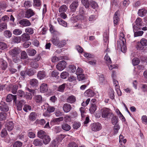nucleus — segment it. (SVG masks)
<instances>
[{
  "instance_id": "f257e3e1",
  "label": "nucleus",
  "mask_w": 147,
  "mask_h": 147,
  "mask_svg": "<svg viewBox=\"0 0 147 147\" xmlns=\"http://www.w3.org/2000/svg\"><path fill=\"white\" fill-rule=\"evenodd\" d=\"M102 117L105 118H110L113 113L111 112L110 109L106 108H104L101 109Z\"/></svg>"
},
{
  "instance_id": "f03ea898",
  "label": "nucleus",
  "mask_w": 147,
  "mask_h": 147,
  "mask_svg": "<svg viewBox=\"0 0 147 147\" xmlns=\"http://www.w3.org/2000/svg\"><path fill=\"white\" fill-rule=\"evenodd\" d=\"M9 55L12 57L18 56L20 53V50L18 47H14L10 50L9 52Z\"/></svg>"
},
{
  "instance_id": "7ed1b4c3",
  "label": "nucleus",
  "mask_w": 147,
  "mask_h": 147,
  "mask_svg": "<svg viewBox=\"0 0 147 147\" xmlns=\"http://www.w3.org/2000/svg\"><path fill=\"white\" fill-rule=\"evenodd\" d=\"M92 130L96 131L100 130L102 128L101 124L99 123H94L91 125Z\"/></svg>"
},
{
  "instance_id": "20e7f679",
  "label": "nucleus",
  "mask_w": 147,
  "mask_h": 147,
  "mask_svg": "<svg viewBox=\"0 0 147 147\" xmlns=\"http://www.w3.org/2000/svg\"><path fill=\"white\" fill-rule=\"evenodd\" d=\"M14 102L17 106V110L18 111H21L22 110V106L25 104L26 101L23 100L20 101H17L16 100V102Z\"/></svg>"
},
{
  "instance_id": "39448f33",
  "label": "nucleus",
  "mask_w": 147,
  "mask_h": 147,
  "mask_svg": "<svg viewBox=\"0 0 147 147\" xmlns=\"http://www.w3.org/2000/svg\"><path fill=\"white\" fill-rule=\"evenodd\" d=\"M19 24L23 27H28L31 25L30 22L27 19H23L20 20L19 21Z\"/></svg>"
},
{
  "instance_id": "423d86ee",
  "label": "nucleus",
  "mask_w": 147,
  "mask_h": 147,
  "mask_svg": "<svg viewBox=\"0 0 147 147\" xmlns=\"http://www.w3.org/2000/svg\"><path fill=\"white\" fill-rule=\"evenodd\" d=\"M0 110L1 111L6 112L9 110V107L6 103L1 102L0 104Z\"/></svg>"
},
{
  "instance_id": "0eeeda50",
  "label": "nucleus",
  "mask_w": 147,
  "mask_h": 147,
  "mask_svg": "<svg viewBox=\"0 0 147 147\" xmlns=\"http://www.w3.org/2000/svg\"><path fill=\"white\" fill-rule=\"evenodd\" d=\"M8 66L7 62L2 58H0V68L3 70H5Z\"/></svg>"
},
{
  "instance_id": "6e6552de",
  "label": "nucleus",
  "mask_w": 147,
  "mask_h": 147,
  "mask_svg": "<svg viewBox=\"0 0 147 147\" xmlns=\"http://www.w3.org/2000/svg\"><path fill=\"white\" fill-rule=\"evenodd\" d=\"M66 65V63L65 61H61L57 65V68L59 71H62L65 67Z\"/></svg>"
},
{
  "instance_id": "1a4fd4ad",
  "label": "nucleus",
  "mask_w": 147,
  "mask_h": 147,
  "mask_svg": "<svg viewBox=\"0 0 147 147\" xmlns=\"http://www.w3.org/2000/svg\"><path fill=\"white\" fill-rule=\"evenodd\" d=\"M35 14V13L31 9H27L25 13V17L29 18Z\"/></svg>"
},
{
  "instance_id": "9d476101",
  "label": "nucleus",
  "mask_w": 147,
  "mask_h": 147,
  "mask_svg": "<svg viewBox=\"0 0 147 147\" xmlns=\"http://www.w3.org/2000/svg\"><path fill=\"white\" fill-rule=\"evenodd\" d=\"M78 1H74L70 5V8L71 10L73 12H75L78 5Z\"/></svg>"
},
{
  "instance_id": "9b49d317",
  "label": "nucleus",
  "mask_w": 147,
  "mask_h": 147,
  "mask_svg": "<svg viewBox=\"0 0 147 147\" xmlns=\"http://www.w3.org/2000/svg\"><path fill=\"white\" fill-rule=\"evenodd\" d=\"M17 99V95H14L12 94H9L7 96L6 100L7 102H10L13 100V102H16Z\"/></svg>"
},
{
  "instance_id": "f8f14e48",
  "label": "nucleus",
  "mask_w": 147,
  "mask_h": 147,
  "mask_svg": "<svg viewBox=\"0 0 147 147\" xmlns=\"http://www.w3.org/2000/svg\"><path fill=\"white\" fill-rule=\"evenodd\" d=\"M119 15L118 11H117L115 13L113 18V22L115 26L118 25L119 22Z\"/></svg>"
},
{
  "instance_id": "ddd939ff",
  "label": "nucleus",
  "mask_w": 147,
  "mask_h": 147,
  "mask_svg": "<svg viewBox=\"0 0 147 147\" xmlns=\"http://www.w3.org/2000/svg\"><path fill=\"white\" fill-rule=\"evenodd\" d=\"M76 97L72 95L69 96L66 100V102L67 103L72 104L74 103L76 101Z\"/></svg>"
},
{
  "instance_id": "4468645a",
  "label": "nucleus",
  "mask_w": 147,
  "mask_h": 147,
  "mask_svg": "<svg viewBox=\"0 0 147 147\" xmlns=\"http://www.w3.org/2000/svg\"><path fill=\"white\" fill-rule=\"evenodd\" d=\"M48 88L47 85L45 83H43L41 84L40 88V90L41 92L45 93L47 91Z\"/></svg>"
},
{
  "instance_id": "2eb2a0df",
  "label": "nucleus",
  "mask_w": 147,
  "mask_h": 147,
  "mask_svg": "<svg viewBox=\"0 0 147 147\" xmlns=\"http://www.w3.org/2000/svg\"><path fill=\"white\" fill-rule=\"evenodd\" d=\"M84 95L86 96L91 97L94 95V93L91 90L88 89L85 91L84 93Z\"/></svg>"
},
{
  "instance_id": "dca6fc26",
  "label": "nucleus",
  "mask_w": 147,
  "mask_h": 147,
  "mask_svg": "<svg viewBox=\"0 0 147 147\" xmlns=\"http://www.w3.org/2000/svg\"><path fill=\"white\" fill-rule=\"evenodd\" d=\"M34 100L37 104H41L43 102L42 97L40 95H37L35 96L34 97Z\"/></svg>"
},
{
  "instance_id": "f3484780",
  "label": "nucleus",
  "mask_w": 147,
  "mask_h": 147,
  "mask_svg": "<svg viewBox=\"0 0 147 147\" xmlns=\"http://www.w3.org/2000/svg\"><path fill=\"white\" fill-rule=\"evenodd\" d=\"M71 109V105L69 103L65 104L63 105V109L65 112L68 113L69 112Z\"/></svg>"
},
{
  "instance_id": "a211bd4d",
  "label": "nucleus",
  "mask_w": 147,
  "mask_h": 147,
  "mask_svg": "<svg viewBox=\"0 0 147 147\" xmlns=\"http://www.w3.org/2000/svg\"><path fill=\"white\" fill-rule=\"evenodd\" d=\"M46 75L45 72L43 71H38L37 74V76L38 78L42 80L44 78Z\"/></svg>"
},
{
  "instance_id": "6ab92c4d",
  "label": "nucleus",
  "mask_w": 147,
  "mask_h": 147,
  "mask_svg": "<svg viewBox=\"0 0 147 147\" xmlns=\"http://www.w3.org/2000/svg\"><path fill=\"white\" fill-rule=\"evenodd\" d=\"M5 127L8 131H10L12 130L14 127L13 123L11 121L8 122L5 125Z\"/></svg>"
},
{
  "instance_id": "aec40b11",
  "label": "nucleus",
  "mask_w": 147,
  "mask_h": 147,
  "mask_svg": "<svg viewBox=\"0 0 147 147\" xmlns=\"http://www.w3.org/2000/svg\"><path fill=\"white\" fill-rule=\"evenodd\" d=\"M30 84L32 86L36 87L38 86V82L37 79H33L30 80Z\"/></svg>"
},
{
  "instance_id": "412c9836",
  "label": "nucleus",
  "mask_w": 147,
  "mask_h": 147,
  "mask_svg": "<svg viewBox=\"0 0 147 147\" xmlns=\"http://www.w3.org/2000/svg\"><path fill=\"white\" fill-rule=\"evenodd\" d=\"M21 40L23 41H28L30 39V36L28 34L24 33L20 37Z\"/></svg>"
},
{
  "instance_id": "4be33fe9",
  "label": "nucleus",
  "mask_w": 147,
  "mask_h": 147,
  "mask_svg": "<svg viewBox=\"0 0 147 147\" xmlns=\"http://www.w3.org/2000/svg\"><path fill=\"white\" fill-rule=\"evenodd\" d=\"M37 116V113L34 112H31L29 116V120L31 121H35L36 119Z\"/></svg>"
},
{
  "instance_id": "5701e85b",
  "label": "nucleus",
  "mask_w": 147,
  "mask_h": 147,
  "mask_svg": "<svg viewBox=\"0 0 147 147\" xmlns=\"http://www.w3.org/2000/svg\"><path fill=\"white\" fill-rule=\"evenodd\" d=\"M126 42H119L118 44V46L120 45L121 47V51L123 53H125L126 51L127 47L126 46Z\"/></svg>"
},
{
  "instance_id": "b1692460",
  "label": "nucleus",
  "mask_w": 147,
  "mask_h": 147,
  "mask_svg": "<svg viewBox=\"0 0 147 147\" xmlns=\"http://www.w3.org/2000/svg\"><path fill=\"white\" fill-rule=\"evenodd\" d=\"M136 23L137 26L139 28L144 26V24L143 23L141 19L140 18H138L136 19Z\"/></svg>"
},
{
  "instance_id": "393cba45",
  "label": "nucleus",
  "mask_w": 147,
  "mask_h": 147,
  "mask_svg": "<svg viewBox=\"0 0 147 147\" xmlns=\"http://www.w3.org/2000/svg\"><path fill=\"white\" fill-rule=\"evenodd\" d=\"M124 34L121 32L120 34L119 37V40L117 41V45L118 46L119 42H126V40L125 38H124Z\"/></svg>"
},
{
  "instance_id": "a878e982",
  "label": "nucleus",
  "mask_w": 147,
  "mask_h": 147,
  "mask_svg": "<svg viewBox=\"0 0 147 147\" xmlns=\"http://www.w3.org/2000/svg\"><path fill=\"white\" fill-rule=\"evenodd\" d=\"M44 143L46 145L48 144L51 140V138L50 137L46 135L42 139Z\"/></svg>"
},
{
  "instance_id": "bb28decb",
  "label": "nucleus",
  "mask_w": 147,
  "mask_h": 147,
  "mask_svg": "<svg viewBox=\"0 0 147 147\" xmlns=\"http://www.w3.org/2000/svg\"><path fill=\"white\" fill-rule=\"evenodd\" d=\"M37 134L38 137L42 139L47 135V134L45 131L42 130H40L38 132Z\"/></svg>"
},
{
  "instance_id": "cd10ccee",
  "label": "nucleus",
  "mask_w": 147,
  "mask_h": 147,
  "mask_svg": "<svg viewBox=\"0 0 147 147\" xmlns=\"http://www.w3.org/2000/svg\"><path fill=\"white\" fill-rule=\"evenodd\" d=\"M99 82L101 85L104 84L105 83V79L103 75L101 74L99 76Z\"/></svg>"
},
{
  "instance_id": "c85d7f7f",
  "label": "nucleus",
  "mask_w": 147,
  "mask_h": 147,
  "mask_svg": "<svg viewBox=\"0 0 147 147\" xmlns=\"http://www.w3.org/2000/svg\"><path fill=\"white\" fill-rule=\"evenodd\" d=\"M21 38L19 36H14L11 39V43H18L21 41Z\"/></svg>"
},
{
  "instance_id": "c756f323",
  "label": "nucleus",
  "mask_w": 147,
  "mask_h": 147,
  "mask_svg": "<svg viewBox=\"0 0 147 147\" xmlns=\"http://www.w3.org/2000/svg\"><path fill=\"white\" fill-rule=\"evenodd\" d=\"M25 32L29 35L33 34L34 33V29L33 28L28 27L25 29Z\"/></svg>"
},
{
  "instance_id": "7c9ffc66",
  "label": "nucleus",
  "mask_w": 147,
  "mask_h": 147,
  "mask_svg": "<svg viewBox=\"0 0 147 147\" xmlns=\"http://www.w3.org/2000/svg\"><path fill=\"white\" fill-rule=\"evenodd\" d=\"M33 144L34 145L39 146H41L42 144L41 141L38 139H35L33 142Z\"/></svg>"
},
{
  "instance_id": "2f4dec72",
  "label": "nucleus",
  "mask_w": 147,
  "mask_h": 147,
  "mask_svg": "<svg viewBox=\"0 0 147 147\" xmlns=\"http://www.w3.org/2000/svg\"><path fill=\"white\" fill-rule=\"evenodd\" d=\"M31 66L34 69H37L39 67V64L38 63L34 60L31 61L30 63Z\"/></svg>"
},
{
  "instance_id": "473e14b6",
  "label": "nucleus",
  "mask_w": 147,
  "mask_h": 147,
  "mask_svg": "<svg viewBox=\"0 0 147 147\" xmlns=\"http://www.w3.org/2000/svg\"><path fill=\"white\" fill-rule=\"evenodd\" d=\"M57 20L59 24L65 27L67 26V23L64 20L60 18H58Z\"/></svg>"
},
{
  "instance_id": "72a5a7b5",
  "label": "nucleus",
  "mask_w": 147,
  "mask_h": 147,
  "mask_svg": "<svg viewBox=\"0 0 147 147\" xmlns=\"http://www.w3.org/2000/svg\"><path fill=\"white\" fill-rule=\"evenodd\" d=\"M27 52L29 55L30 56H34L36 53V51L34 49H28Z\"/></svg>"
},
{
  "instance_id": "f704fd0d",
  "label": "nucleus",
  "mask_w": 147,
  "mask_h": 147,
  "mask_svg": "<svg viewBox=\"0 0 147 147\" xmlns=\"http://www.w3.org/2000/svg\"><path fill=\"white\" fill-rule=\"evenodd\" d=\"M146 13V10L145 9H142L139 10L138 13L140 16L142 17L145 15Z\"/></svg>"
},
{
  "instance_id": "c9c22d12",
  "label": "nucleus",
  "mask_w": 147,
  "mask_h": 147,
  "mask_svg": "<svg viewBox=\"0 0 147 147\" xmlns=\"http://www.w3.org/2000/svg\"><path fill=\"white\" fill-rule=\"evenodd\" d=\"M96 108L97 106L95 104H92L89 109L90 113L92 114L94 113L96 110Z\"/></svg>"
},
{
  "instance_id": "e433bc0d",
  "label": "nucleus",
  "mask_w": 147,
  "mask_h": 147,
  "mask_svg": "<svg viewBox=\"0 0 147 147\" xmlns=\"http://www.w3.org/2000/svg\"><path fill=\"white\" fill-rule=\"evenodd\" d=\"M104 59L106 63L108 65L111 63L112 61L110 57L108 56L107 54L105 56Z\"/></svg>"
},
{
  "instance_id": "4c0bfd02",
  "label": "nucleus",
  "mask_w": 147,
  "mask_h": 147,
  "mask_svg": "<svg viewBox=\"0 0 147 147\" xmlns=\"http://www.w3.org/2000/svg\"><path fill=\"white\" fill-rule=\"evenodd\" d=\"M67 7L65 5H61L59 9V12H65L67 11Z\"/></svg>"
},
{
  "instance_id": "58836bf2",
  "label": "nucleus",
  "mask_w": 147,
  "mask_h": 147,
  "mask_svg": "<svg viewBox=\"0 0 147 147\" xmlns=\"http://www.w3.org/2000/svg\"><path fill=\"white\" fill-rule=\"evenodd\" d=\"M59 41V39L57 37H53L51 39V42L53 44L55 45L58 46Z\"/></svg>"
},
{
  "instance_id": "ea45409f",
  "label": "nucleus",
  "mask_w": 147,
  "mask_h": 147,
  "mask_svg": "<svg viewBox=\"0 0 147 147\" xmlns=\"http://www.w3.org/2000/svg\"><path fill=\"white\" fill-rule=\"evenodd\" d=\"M61 127L63 130L66 131H68L71 129L70 126L66 123H64L62 125Z\"/></svg>"
},
{
  "instance_id": "a19ab883",
  "label": "nucleus",
  "mask_w": 147,
  "mask_h": 147,
  "mask_svg": "<svg viewBox=\"0 0 147 147\" xmlns=\"http://www.w3.org/2000/svg\"><path fill=\"white\" fill-rule=\"evenodd\" d=\"M22 33V31L21 29H16L13 31V33L15 35H19L21 34Z\"/></svg>"
},
{
  "instance_id": "79ce46f5",
  "label": "nucleus",
  "mask_w": 147,
  "mask_h": 147,
  "mask_svg": "<svg viewBox=\"0 0 147 147\" xmlns=\"http://www.w3.org/2000/svg\"><path fill=\"white\" fill-rule=\"evenodd\" d=\"M66 85V84L64 83L59 86L57 89V90L60 92H63L65 88Z\"/></svg>"
},
{
  "instance_id": "37998d69",
  "label": "nucleus",
  "mask_w": 147,
  "mask_h": 147,
  "mask_svg": "<svg viewBox=\"0 0 147 147\" xmlns=\"http://www.w3.org/2000/svg\"><path fill=\"white\" fill-rule=\"evenodd\" d=\"M76 70V66L74 65H70L69 67V71L71 73L75 72Z\"/></svg>"
},
{
  "instance_id": "c03bdc74",
  "label": "nucleus",
  "mask_w": 147,
  "mask_h": 147,
  "mask_svg": "<svg viewBox=\"0 0 147 147\" xmlns=\"http://www.w3.org/2000/svg\"><path fill=\"white\" fill-rule=\"evenodd\" d=\"M7 48V45L6 43L2 42H0V49L2 50L6 49Z\"/></svg>"
},
{
  "instance_id": "a18cd8bd",
  "label": "nucleus",
  "mask_w": 147,
  "mask_h": 147,
  "mask_svg": "<svg viewBox=\"0 0 147 147\" xmlns=\"http://www.w3.org/2000/svg\"><path fill=\"white\" fill-rule=\"evenodd\" d=\"M118 118L117 116H113L111 119V122L113 124L116 125L118 121Z\"/></svg>"
},
{
  "instance_id": "49530a36",
  "label": "nucleus",
  "mask_w": 147,
  "mask_h": 147,
  "mask_svg": "<svg viewBox=\"0 0 147 147\" xmlns=\"http://www.w3.org/2000/svg\"><path fill=\"white\" fill-rule=\"evenodd\" d=\"M24 5L26 8L30 7L32 5V2L29 1H26L24 3Z\"/></svg>"
},
{
  "instance_id": "de8ad7c7",
  "label": "nucleus",
  "mask_w": 147,
  "mask_h": 147,
  "mask_svg": "<svg viewBox=\"0 0 147 147\" xmlns=\"http://www.w3.org/2000/svg\"><path fill=\"white\" fill-rule=\"evenodd\" d=\"M12 60L15 63H18L20 61V59L19 56H16L13 57Z\"/></svg>"
},
{
  "instance_id": "09e8293b",
  "label": "nucleus",
  "mask_w": 147,
  "mask_h": 147,
  "mask_svg": "<svg viewBox=\"0 0 147 147\" xmlns=\"http://www.w3.org/2000/svg\"><path fill=\"white\" fill-rule=\"evenodd\" d=\"M82 3L86 8H88L89 7L90 4L88 0H82Z\"/></svg>"
},
{
  "instance_id": "8fccbe9b",
  "label": "nucleus",
  "mask_w": 147,
  "mask_h": 147,
  "mask_svg": "<svg viewBox=\"0 0 147 147\" xmlns=\"http://www.w3.org/2000/svg\"><path fill=\"white\" fill-rule=\"evenodd\" d=\"M69 74L67 72L63 71L61 74V78L63 79H65L68 76Z\"/></svg>"
},
{
  "instance_id": "3c124183",
  "label": "nucleus",
  "mask_w": 147,
  "mask_h": 147,
  "mask_svg": "<svg viewBox=\"0 0 147 147\" xmlns=\"http://www.w3.org/2000/svg\"><path fill=\"white\" fill-rule=\"evenodd\" d=\"M66 44V41L65 40H63L59 41L58 46L60 48L63 47Z\"/></svg>"
},
{
  "instance_id": "603ef678",
  "label": "nucleus",
  "mask_w": 147,
  "mask_h": 147,
  "mask_svg": "<svg viewBox=\"0 0 147 147\" xmlns=\"http://www.w3.org/2000/svg\"><path fill=\"white\" fill-rule=\"evenodd\" d=\"M18 88V86L16 84L14 85L12 87L11 89V92L12 93L14 94H15L17 92V90Z\"/></svg>"
},
{
  "instance_id": "864d4df0",
  "label": "nucleus",
  "mask_w": 147,
  "mask_h": 147,
  "mask_svg": "<svg viewBox=\"0 0 147 147\" xmlns=\"http://www.w3.org/2000/svg\"><path fill=\"white\" fill-rule=\"evenodd\" d=\"M66 136L65 135L61 134L58 135L56 138V139L59 142L61 140Z\"/></svg>"
},
{
  "instance_id": "5fc2aeb1",
  "label": "nucleus",
  "mask_w": 147,
  "mask_h": 147,
  "mask_svg": "<svg viewBox=\"0 0 147 147\" xmlns=\"http://www.w3.org/2000/svg\"><path fill=\"white\" fill-rule=\"evenodd\" d=\"M34 6L35 7H39L41 5V1L40 0H34Z\"/></svg>"
},
{
  "instance_id": "6e6d98bb",
  "label": "nucleus",
  "mask_w": 147,
  "mask_h": 147,
  "mask_svg": "<svg viewBox=\"0 0 147 147\" xmlns=\"http://www.w3.org/2000/svg\"><path fill=\"white\" fill-rule=\"evenodd\" d=\"M17 96L20 97H24L25 96V93L22 90H19L17 92Z\"/></svg>"
},
{
  "instance_id": "4d7b16f0",
  "label": "nucleus",
  "mask_w": 147,
  "mask_h": 147,
  "mask_svg": "<svg viewBox=\"0 0 147 147\" xmlns=\"http://www.w3.org/2000/svg\"><path fill=\"white\" fill-rule=\"evenodd\" d=\"M32 107L31 106L25 105H24V107L23 108V110L25 112H27L28 111H30L31 110Z\"/></svg>"
},
{
  "instance_id": "13d9d810",
  "label": "nucleus",
  "mask_w": 147,
  "mask_h": 147,
  "mask_svg": "<svg viewBox=\"0 0 147 147\" xmlns=\"http://www.w3.org/2000/svg\"><path fill=\"white\" fill-rule=\"evenodd\" d=\"M80 125L81 124L79 122H74L73 125V127L74 129H77L80 126Z\"/></svg>"
},
{
  "instance_id": "bf43d9fd",
  "label": "nucleus",
  "mask_w": 147,
  "mask_h": 147,
  "mask_svg": "<svg viewBox=\"0 0 147 147\" xmlns=\"http://www.w3.org/2000/svg\"><path fill=\"white\" fill-rule=\"evenodd\" d=\"M132 61L133 64L134 66H135L138 64L140 61L139 59L137 57L134 58Z\"/></svg>"
},
{
  "instance_id": "052dcab7",
  "label": "nucleus",
  "mask_w": 147,
  "mask_h": 147,
  "mask_svg": "<svg viewBox=\"0 0 147 147\" xmlns=\"http://www.w3.org/2000/svg\"><path fill=\"white\" fill-rule=\"evenodd\" d=\"M140 42L141 44L143 46H147V40L145 38H142L140 41Z\"/></svg>"
},
{
  "instance_id": "680f3d73",
  "label": "nucleus",
  "mask_w": 147,
  "mask_h": 147,
  "mask_svg": "<svg viewBox=\"0 0 147 147\" xmlns=\"http://www.w3.org/2000/svg\"><path fill=\"white\" fill-rule=\"evenodd\" d=\"M7 27L6 24L5 23H2L0 24V32Z\"/></svg>"
},
{
  "instance_id": "e2e57ef3",
  "label": "nucleus",
  "mask_w": 147,
  "mask_h": 147,
  "mask_svg": "<svg viewBox=\"0 0 147 147\" xmlns=\"http://www.w3.org/2000/svg\"><path fill=\"white\" fill-rule=\"evenodd\" d=\"M78 79L79 81H81L85 79V77L83 74H80L77 75Z\"/></svg>"
},
{
  "instance_id": "0e129e2a",
  "label": "nucleus",
  "mask_w": 147,
  "mask_h": 147,
  "mask_svg": "<svg viewBox=\"0 0 147 147\" xmlns=\"http://www.w3.org/2000/svg\"><path fill=\"white\" fill-rule=\"evenodd\" d=\"M61 58V59H62V57H58L56 56H54L51 58V61L53 63H55V62L59 60Z\"/></svg>"
},
{
  "instance_id": "69168bd1",
  "label": "nucleus",
  "mask_w": 147,
  "mask_h": 147,
  "mask_svg": "<svg viewBox=\"0 0 147 147\" xmlns=\"http://www.w3.org/2000/svg\"><path fill=\"white\" fill-rule=\"evenodd\" d=\"M120 128V127L118 124L115 125L114 127V134H116L118 132V130Z\"/></svg>"
},
{
  "instance_id": "338daca9",
  "label": "nucleus",
  "mask_w": 147,
  "mask_h": 147,
  "mask_svg": "<svg viewBox=\"0 0 147 147\" xmlns=\"http://www.w3.org/2000/svg\"><path fill=\"white\" fill-rule=\"evenodd\" d=\"M22 145V143L20 141H16L13 144V147H21Z\"/></svg>"
},
{
  "instance_id": "774afa93",
  "label": "nucleus",
  "mask_w": 147,
  "mask_h": 147,
  "mask_svg": "<svg viewBox=\"0 0 147 147\" xmlns=\"http://www.w3.org/2000/svg\"><path fill=\"white\" fill-rule=\"evenodd\" d=\"M4 34L6 37L9 38L11 37L12 34L10 31L6 30L4 32Z\"/></svg>"
}]
</instances>
